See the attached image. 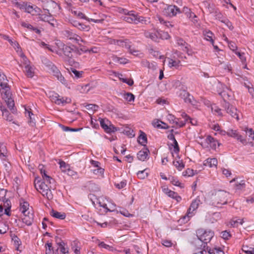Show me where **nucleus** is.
<instances>
[{
    "instance_id": "1",
    "label": "nucleus",
    "mask_w": 254,
    "mask_h": 254,
    "mask_svg": "<svg viewBox=\"0 0 254 254\" xmlns=\"http://www.w3.org/2000/svg\"><path fill=\"white\" fill-rule=\"evenodd\" d=\"M50 184L44 181L38 180L36 182V180H35L34 181L35 189L48 200H51L53 198V195L51 190L52 187Z\"/></svg>"
},
{
    "instance_id": "2",
    "label": "nucleus",
    "mask_w": 254,
    "mask_h": 254,
    "mask_svg": "<svg viewBox=\"0 0 254 254\" xmlns=\"http://www.w3.org/2000/svg\"><path fill=\"white\" fill-rule=\"evenodd\" d=\"M196 234L198 240L204 243L203 249L199 252L201 254H203L204 251L206 252L207 244L211 241L214 236V232L211 230L199 228L196 230Z\"/></svg>"
},
{
    "instance_id": "3",
    "label": "nucleus",
    "mask_w": 254,
    "mask_h": 254,
    "mask_svg": "<svg viewBox=\"0 0 254 254\" xmlns=\"http://www.w3.org/2000/svg\"><path fill=\"white\" fill-rule=\"evenodd\" d=\"M123 20L127 23L135 24L139 23L147 24L150 22V18L139 16L133 11H129L128 13L123 17Z\"/></svg>"
},
{
    "instance_id": "4",
    "label": "nucleus",
    "mask_w": 254,
    "mask_h": 254,
    "mask_svg": "<svg viewBox=\"0 0 254 254\" xmlns=\"http://www.w3.org/2000/svg\"><path fill=\"white\" fill-rule=\"evenodd\" d=\"M0 91L2 98L4 100L8 107L11 110L14 106V102L13 99L11 97V94L9 86H7L5 87H2Z\"/></svg>"
},
{
    "instance_id": "5",
    "label": "nucleus",
    "mask_w": 254,
    "mask_h": 254,
    "mask_svg": "<svg viewBox=\"0 0 254 254\" xmlns=\"http://www.w3.org/2000/svg\"><path fill=\"white\" fill-rule=\"evenodd\" d=\"M50 100L58 105L64 106L66 104L70 103L71 100L67 97H63L55 92H52L49 94Z\"/></svg>"
},
{
    "instance_id": "6",
    "label": "nucleus",
    "mask_w": 254,
    "mask_h": 254,
    "mask_svg": "<svg viewBox=\"0 0 254 254\" xmlns=\"http://www.w3.org/2000/svg\"><path fill=\"white\" fill-rule=\"evenodd\" d=\"M47 66L50 73L55 76L65 86L67 85V81L64 77L62 75L58 68L52 62H48Z\"/></svg>"
},
{
    "instance_id": "7",
    "label": "nucleus",
    "mask_w": 254,
    "mask_h": 254,
    "mask_svg": "<svg viewBox=\"0 0 254 254\" xmlns=\"http://www.w3.org/2000/svg\"><path fill=\"white\" fill-rule=\"evenodd\" d=\"M230 196L229 192L222 190H219L215 193L214 197V203L217 205H224L228 202V198Z\"/></svg>"
},
{
    "instance_id": "8",
    "label": "nucleus",
    "mask_w": 254,
    "mask_h": 254,
    "mask_svg": "<svg viewBox=\"0 0 254 254\" xmlns=\"http://www.w3.org/2000/svg\"><path fill=\"white\" fill-rule=\"evenodd\" d=\"M20 58L21 64L20 65L24 67V72L25 73V74L28 77H32L34 74V69L33 67L30 65V61L25 55Z\"/></svg>"
},
{
    "instance_id": "9",
    "label": "nucleus",
    "mask_w": 254,
    "mask_h": 254,
    "mask_svg": "<svg viewBox=\"0 0 254 254\" xmlns=\"http://www.w3.org/2000/svg\"><path fill=\"white\" fill-rule=\"evenodd\" d=\"M162 13L163 15L168 17L175 16L178 13H181L180 9L175 5H166L164 8Z\"/></svg>"
},
{
    "instance_id": "10",
    "label": "nucleus",
    "mask_w": 254,
    "mask_h": 254,
    "mask_svg": "<svg viewBox=\"0 0 254 254\" xmlns=\"http://www.w3.org/2000/svg\"><path fill=\"white\" fill-rule=\"evenodd\" d=\"M62 49L58 51L57 53L60 56H63L62 54H63L65 60L69 61L72 56L73 49L64 44H62Z\"/></svg>"
},
{
    "instance_id": "11",
    "label": "nucleus",
    "mask_w": 254,
    "mask_h": 254,
    "mask_svg": "<svg viewBox=\"0 0 254 254\" xmlns=\"http://www.w3.org/2000/svg\"><path fill=\"white\" fill-rule=\"evenodd\" d=\"M228 136L235 138L239 141L242 144L246 145L248 144L247 140L244 138L238 131L237 130L230 129L228 130Z\"/></svg>"
},
{
    "instance_id": "12",
    "label": "nucleus",
    "mask_w": 254,
    "mask_h": 254,
    "mask_svg": "<svg viewBox=\"0 0 254 254\" xmlns=\"http://www.w3.org/2000/svg\"><path fill=\"white\" fill-rule=\"evenodd\" d=\"M101 127L107 133H111L116 130V128L107 119H99Z\"/></svg>"
},
{
    "instance_id": "13",
    "label": "nucleus",
    "mask_w": 254,
    "mask_h": 254,
    "mask_svg": "<svg viewBox=\"0 0 254 254\" xmlns=\"http://www.w3.org/2000/svg\"><path fill=\"white\" fill-rule=\"evenodd\" d=\"M64 35L68 39L75 41L79 44H80L79 43V42L84 44L86 43L85 41L83 40L79 36L73 33L71 30H65L64 32Z\"/></svg>"
},
{
    "instance_id": "14",
    "label": "nucleus",
    "mask_w": 254,
    "mask_h": 254,
    "mask_svg": "<svg viewBox=\"0 0 254 254\" xmlns=\"http://www.w3.org/2000/svg\"><path fill=\"white\" fill-rule=\"evenodd\" d=\"M199 202L200 200L198 199H195L192 201L189 208L188 210L187 215L183 217L184 219H185L186 218H187V221L189 220V218L192 216L193 215V212L198 208Z\"/></svg>"
},
{
    "instance_id": "15",
    "label": "nucleus",
    "mask_w": 254,
    "mask_h": 254,
    "mask_svg": "<svg viewBox=\"0 0 254 254\" xmlns=\"http://www.w3.org/2000/svg\"><path fill=\"white\" fill-rule=\"evenodd\" d=\"M183 12L194 24L197 23V16L187 6H184L181 13Z\"/></svg>"
},
{
    "instance_id": "16",
    "label": "nucleus",
    "mask_w": 254,
    "mask_h": 254,
    "mask_svg": "<svg viewBox=\"0 0 254 254\" xmlns=\"http://www.w3.org/2000/svg\"><path fill=\"white\" fill-rule=\"evenodd\" d=\"M179 96L183 99L186 103H190L194 105L193 97L191 96L189 92L185 90H181Z\"/></svg>"
},
{
    "instance_id": "17",
    "label": "nucleus",
    "mask_w": 254,
    "mask_h": 254,
    "mask_svg": "<svg viewBox=\"0 0 254 254\" xmlns=\"http://www.w3.org/2000/svg\"><path fill=\"white\" fill-rule=\"evenodd\" d=\"M202 3L206 11L210 14H213L218 9L215 5L209 0H204Z\"/></svg>"
},
{
    "instance_id": "18",
    "label": "nucleus",
    "mask_w": 254,
    "mask_h": 254,
    "mask_svg": "<svg viewBox=\"0 0 254 254\" xmlns=\"http://www.w3.org/2000/svg\"><path fill=\"white\" fill-rule=\"evenodd\" d=\"M114 43L117 44V45H120L121 46H125L126 48H128L129 49V52L133 55H137L138 54V53L139 52V51L138 50L131 49L130 46L129 45V41L127 40H126L125 41H114Z\"/></svg>"
},
{
    "instance_id": "19",
    "label": "nucleus",
    "mask_w": 254,
    "mask_h": 254,
    "mask_svg": "<svg viewBox=\"0 0 254 254\" xmlns=\"http://www.w3.org/2000/svg\"><path fill=\"white\" fill-rule=\"evenodd\" d=\"M213 14L216 19H218L221 22L225 24L230 29H232L231 28H233L231 22L228 19L223 18V15L219 11L218 9L213 13Z\"/></svg>"
},
{
    "instance_id": "20",
    "label": "nucleus",
    "mask_w": 254,
    "mask_h": 254,
    "mask_svg": "<svg viewBox=\"0 0 254 254\" xmlns=\"http://www.w3.org/2000/svg\"><path fill=\"white\" fill-rule=\"evenodd\" d=\"M19 211L23 214H26L27 212L30 211L28 202L23 198L19 199Z\"/></svg>"
},
{
    "instance_id": "21",
    "label": "nucleus",
    "mask_w": 254,
    "mask_h": 254,
    "mask_svg": "<svg viewBox=\"0 0 254 254\" xmlns=\"http://www.w3.org/2000/svg\"><path fill=\"white\" fill-rule=\"evenodd\" d=\"M91 163L95 168H96L95 169L92 170V172L94 174L102 175L104 174V169L100 166L101 164L99 162L94 160H91Z\"/></svg>"
},
{
    "instance_id": "22",
    "label": "nucleus",
    "mask_w": 254,
    "mask_h": 254,
    "mask_svg": "<svg viewBox=\"0 0 254 254\" xmlns=\"http://www.w3.org/2000/svg\"><path fill=\"white\" fill-rule=\"evenodd\" d=\"M71 13L74 15L75 17L80 18L83 19L87 20L88 22H100V20H94L91 19V18H88L85 16V15L82 13L80 10L78 9H71Z\"/></svg>"
},
{
    "instance_id": "23",
    "label": "nucleus",
    "mask_w": 254,
    "mask_h": 254,
    "mask_svg": "<svg viewBox=\"0 0 254 254\" xmlns=\"http://www.w3.org/2000/svg\"><path fill=\"white\" fill-rule=\"evenodd\" d=\"M163 192L169 197L176 200L177 202H180L182 200L181 196L179 195L176 192L172 191L168 188L164 189L163 190Z\"/></svg>"
},
{
    "instance_id": "24",
    "label": "nucleus",
    "mask_w": 254,
    "mask_h": 254,
    "mask_svg": "<svg viewBox=\"0 0 254 254\" xmlns=\"http://www.w3.org/2000/svg\"><path fill=\"white\" fill-rule=\"evenodd\" d=\"M23 215V216L22 218V222L27 226H30L32 224L34 220L33 213L30 211Z\"/></svg>"
},
{
    "instance_id": "25",
    "label": "nucleus",
    "mask_w": 254,
    "mask_h": 254,
    "mask_svg": "<svg viewBox=\"0 0 254 254\" xmlns=\"http://www.w3.org/2000/svg\"><path fill=\"white\" fill-rule=\"evenodd\" d=\"M227 113L237 121L239 120V117L241 113L235 107L230 105H228L227 108Z\"/></svg>"
},
{
    "instance_id": "26",
    "label": "nucleus",
    "mask_w": 254,
    "mask_h": 254,
    "mask_svg": "<svg viewBox=\"0 0 254 254\" xmlns=\"http://www.w3.org/2000/svg\"><path fill=\"white\" fill-rule=\"evenodd\" d=\"M38 168L40 170V173L42 176L43 181H46L47 183L49 184H51L52 181H54V179L52 177L46 174V170L43 169L44 166L43 165H39Z\"/></svg>"
},
{
    "instance_id": "27",
    "label": "nucleus",
    "mask_w": 254,
    "mask_h": 254,
    "mask_svg": "<svg viewBox=\"0 0 254 254\" xmlns=\"http://www.w3.org/2000/svg\"><path fill=\"white\" fill-rule=\"evenodd\" d=\"M205 141L212 149H215L217 146L220 145L218 141L210 135H208L206 137Z\"/></svg>"
},
{
    "instance_id": "28",
    "label": "nucleus",
    "mask_w": 254,
    "mask_h": 254,
    "mask_svg": "<svg viewBox=\"0 0 254 254\" xmlns=\"http://www.w3.org/2000/svg\"><path fill=\"white\" fill-rule=\"evenodd\" d=\"M39 19L42 21L48 22L53 26H54L55 25L54 23L52 22L54 21V18L49 12H48V13L40 14L39 16Z\"/></svg>"
},
{
    "instance_id": "29",
    "label": "nucleus",
    "mask_w": 254,
    "mask_h": 254,
    "mask_svg": "<svg viewBox=\"0 0 254 254\" xmlns=\"http://www.w3.org/2000/svg\"><path fill=\"white\" fill-rule=\"evenodd\" d=\"M59 164L60 165L61 171L63 172L67 173V174L69 176L73 175L72 174H70V172H71V170L70 169V167L69 164L62 160L59 162Z\"/></svg>"
},
{
    "instance_id": "30",
    "label": "nucleus",
    "mask_w": 254,
    "mask_h": 254,
    "mask_svg": "<svg viewBox=\"0 0 254 254\" xmlns=\"http://www.w3.org/2000/svg\"><path fill=\"white\" fill-rule=\"evenodd\" d=\"M203 34L204 39L208 41H210L212 45L214 44V34L209 30H205L203 32Z\"/></svg>"
},
{
    "instance_id": "31",
    "label": "nucleus",
    "mask_w": 254,
    "mask_h": 254,
    "mask_svg": "<svg viewBox=\"0 0 254 254\" xmlns=\"http://www.w3.org/2000/svg\"><path fill=\"white\" fill-rule=\"evenodd\" d=\"M9 43L13 47V48H14L17 54L20 58L25 55L24 53L22 52V49L20 47L19 44L16 41H13L12 39H10V40H9Z\"/></svg>"
},
{
    "instance_id": "32",
    "label": "nucleus",
    "mask_w": 254,
    "mask_h": 254,
    "mask_svg": "<svg viewBox=\"0 0 254 254\" xmlns=\"http://www.w3.org/2000/svg\"><path fill=\"white\" fill-rule=\"evenodd\" d=\"M181 65V63L179 60L168 58V66L170 67L178 69Z\"/></svg>"
},
{
    "instance_id": "33",
    "label": "nucleus",
    "mask_w": 254,
    "mask_h": 254,
    "mask_svg": "<svg viewBox=\"0 0 254 254\" xmlns=\"http://www.w3.org/2000/svg\"><path fill=\"white\" fill-rule=\"evenodd\" d=\"M246 188L245 181L242 180L240 182L236 183L234 185L233 189L235 192H240L242 190H245Z\"/></svg>"
},
{
    "instance_id": "34",
    "label": "nucleus",
    "mask_w": 254,
    "mask_h": 254,
    "mask_svg": "<svg viewBox=\"0 0 254 254\" xmlns=\"http://www.w3.org/2000/svg\"><path fill=\"white\" fill-rule=\"evenodd\" d=\"M140 134L138 137V143L142 145L145 146L147 143V139L146 134L142 131L140 130Z\"/></svg>"
},
{
    "instance_id": "35",
    "label": "nucleus",
    "mask_w": 254,
    "mask_h": 254,
    "mask_svg": "<svg viewBox=\"0 0 254 254\" xmlns=\"http://www.w3.org/2000/svg\"><path fill=\"white\" fill-rule=\"evenodd\" d=\"M17 4L19 5L20 8L24 9L26 12L33 15V13H34V5H27V4L24 3L22 4H20L17 3Z\"/></svg>"
},
{
    "instance_id": "36",
    "label": "nucleus",
    "mask_w": 254,
    "mask_h": 254,
    "mask_svg": "<svg viewBox=\"0 0 254 254\" xmlns=\"http://www.w3.org/2000/svg\"><path fill=\"white\" fill-rule=\"evenodd\" d=\"M50 214L52 216L61 220L64 219L66 216V215L64 213L59 212L54 210V209L51 210L50 212Z\"/></svg>"
},
{
    "instance_id": "37",
    "label": "nucleus",
    "mask_w": 254,
    "mask_h": 254,
    "mask_svg": "<svg viewBox=\"0 0 254 254\" xmlns=\"http://www.w3.org/2000/svg\"><path fill=\"white\" fill-rule=\"evenodd\" d=\"M177 44L181 47L182 50L185 52H188V44L182 38H178L177 39Z\"/></svg>"
},
{
    "instance_id": "38",
    "label": "nucleus",
    "mask_w": 254,
    "mask_h": 254,
    "mask_svg": "<svg viewBox=\"0 0 254 254\" xmlns=\"http://www.w3.org/2000/svg\"><path fill=\"white\" fill-rule=\"evenodd\" d=\"M90 89V87L89 84L78 85L76 87V90L81 93L83 94L88 93Z\"/></svg>"
},
{
    "instance_id": "39",
    "label": "nucleus",
    "mask_w": 254,
    "mask_h": 254,
    "mask_svg": "<svg viewBox=\"0 0 254 254\" xmlns=\"http://www.w3.org/2000/svg\"><path fill=\"white\" fill-rule=\"evenodd\" d=\"M144 35L146 38H150L153 41L156 42L158 41V34L157 33V31H155L154 32L145 31L144 32Z\"/></svg>"
},
{
    "instance_id": "40",
    "label": "nucleus",
    "mask_w": 254,
    "mask_h": 254,
    "mask_svg": "<svg viewBox=\"0 0 254 254\" xmlns=\"http://www.w3.org/2000/svg\"><path fill=\"white\" fill-rule=\"evenodd\" d=\"M219 95L223 98L224 100H228L232 96V92L228 88L226 90L219 93Z\"/></svg>"
},
{
    "instance_id": "41",
    "label": "nucleus",
    "mask_w": 254,
    "mask_h": 254,
    "mask_svg": "<svg viewBox=\"0 0 254 254\" xmlns=\"http://www.w3.org/2000/svg\"><path fill=\"white\" fill-rule=\"evenodd\" d=\"M21 25L22 27L26 28L29 30L34 31L37 34H40L41 33V31L39 29L34 27L32 25L27 22L22 21L21 23Z\"/></svg>"
},
{
    "instance_id": "42",
    "label": "nucleus",
    "mask_w": 254,
    "mask_h": 254,
    "mask_svg": "<svg viewBox=\"0 0 254 254\" xmlns=\"http://www.w3.org/2000/svg\"><path fill=\"white\" fill-rule=\"evenodd\" d=\"M8 80L5 75L3 73L1 70H0V86L1 87H5L8 85Z\"/></svg>"
},
{
    "instance_id": "43",
    "label": "nucleus",
    "mask_w": 254,
    "mask_h": 254,
    "mask_svg": "<svg viewBox=\"0 0 254 254\" xmlns=\"http://www.w3.org/2000/svg\"><path fill=\"white\" fill-rule=\"evenodd\" d=\"M149 153V151L147 148H143L138 152L137 153V157L138 159H146Z\"/></svg>"
},
{
    "instance_id": "44",
    "label": "nucleus",
    "mask_w": 254,
    "mask_h": 254,
    "mask_svg": "<svg viewBox=\"0 0 254 254\" xmlns=\"http://www.w3.org/2000/svg\"><path fill=\"white\" fill-rule=\"evenodd\" d=\"M243 223V219H238L237 217L233 218L230 222L231 226L233 227H237L239 224L242 225Z\"/></svg>"
},
{
    "instance_id": "45",
    "label": "nucleus",
    "mask_w": 254,
    "mask_h": 254,
    "mask_svg": "<svg viewBox=\"0 0 254 254\" xmlns=\"http://www.w3.org/2000/svg\"><path fill=\"white\" fill-rule=\"evenodd\" d=\"M205 250L206 252H207L209 254H224V252L220 248L211 249L207 247Z\"/></svg>"
},
{
    "instance_id": "46",
    "label": "nucleus",
    "mask_w": 254,
    "mask_h": 254,
    "mask_svg": "<svg viewBox=\"0 0 254 254\" xmlns=\"http://www.w3.org/2000/svg\"><path fill=\"white\" fill-rule=\"evenodd\" d=\"M168 180H170L171 183L174 186L179 187L181 188L184 187V184L180 183L177 178L173 176H170L168 177Z\"/></svg>"
},
{
    "instance_id": "47",
    "label": "nucleus",
    "mask_w": 254,
    "mask_h": 254,
    "mask_svg": "<svg viewBox=\"0 0 254 254\" xmlns=\"http://www.w3.org/2000/svg\"><path fill=\"white\" fill-rule=\"evenodd\" d=\"M173 164L179 171L182 170L185 167V164L183 162V160H175Z\"/></svg>"
},
{
    "instance_id": "48",
    "label": "nucleus",
    "mask_w": 254,
    "mask_h": 254,
    "mask_svg": "<svg viewBox=\"0 0 254 254\" xmlns=\"http://www.w3.org/2000/svg\"><path fill=\"white\" fill-rule=\"evenodd\" d=\"M217 163V160H205L203 162V165L210 168L213 166L216 167Z\"/></svg>"
},
{
    "instance_id": "49",
    "label": "nucleus",
    "mask_w": 254,
    "mask_h": 254,
    "mask_svg": "<svg viewBox=\"0 0 254 254\" xmlns=\"http://www.w3.org/2000/svg\"><path fill=\"white\" fill-rule=\"evenodd\" d=\"M157 33L158 34V40L160 39L167 40L169 39L170 37L169 34L167 32L163 31L157 30Z\"/></svg>"
},
{
    "instance_id": "50",
    "label": "nucleus",
    "mask_w": 254,
    "mask_h": 254,
    "mask_svg": "<svg viewBox=\"0 0 254 254\" xmlns=\"http://www.w3.org/2000/svg\"><path fill=\"white\" fill-rule=\"evenodd\" d=\"M6 192V190L1 189L0 190V193L2 194V195H4V196H2V201L4 202V206L6 207V208L7 206H10L11 207V205H10V200H8V199H5V195Z\"/></svg>"
},
{
    "instance_id": "51",
    "label": "nucleus",
    "mask_w": 254,
    "mask_h": 254,
    "mask_svg": "<svg viewBox=\"0 0 254 254\" xmlns=\"http://www.w3.org/2000/svg\"><path fill=\"white\" fill-rule=\"evenodd\" d=\"M142 64L144 66H147L149 69L155 70L157 67V64L156 63H149L147 61H143L142 62Z\"/></svg>"
},
{
    "instance_id": "52",
    "label": "nucleus",
    "mask_w": 254,
    "mask_h": 254,
    "mask_svg": "<svg viewBox=\"0 0 254 254\" xmlns=\"http://www.w3.org/2000/svg\"><path fill=\"white\" fill-rule=\"evenodd\" d=\"M244 130L249 137V141L254 140V130L252 128L246 127Z\"/></svg>"
},
{
    "instance_id": "53",
    "label": "nucleus",
    "mask_w": 254,
    "mask_h": 254,
    "mask_svg": "<svg viewBox=\"0 0 254 254\" xmlns=\"http://www.w3.org/2000/svg\"><path fill=\"white\" fill-rule=\"evenodd\" d=\"M147 169V168L144 169L143 170L139 171L137 173V175L139 179H144L148 177V173L145 172Z\"/></svg>"
},
{
    "instance_id": "54",
    "label": "nucleus",
    "mask_w": 254,
    "mask_h": 254,
    "mask_svg": "<svg viewBox=\"0 0 254 254\" xmlns=\"http://www.w3.org/2000/svg\"><path fill=\"white\" fill-rule=\"evenodd\" d=\"M107 16L103 13H100L98 15V18H91V19L94 20H100V22H94L96 23H102L107 18Z\"/></svg>"
},
{
    "instance_id": "55",
    "label": "nucleus",
    "mask_w": 254,
    "mask_h": 254,
    "mask_svg": "<svg viewBox=\"0 0 254 254\" xmlns=\"http://www.w3.org/2000/svg\"><path fill=\"white\" fill-rule=\"evenodd\" d=\"M123 133L130 137H133L135 135L133 130L131 128L127 127L124 129Z\"/></svg>"
},
{
    "instance_id": "56",
    "label": "nucleus",
    "mask_w": 254,
    "mask_h": 254,
    "mask_svg": "<svg viewBox=\"0 0 254 254\" xmlns=\"http://www.w3.org/2000/svg\"><path fill=\"white\" fill-rule=\"evenodd\" d=\"M46 247V254H53L54 253V250L52 247V243L48 242L45 244Z\"/></svg>"
},
{
    "instance_id": "57",
    "label": "nucleus",
    "mask_w": 254,
    "mask_h": 254,
    "mask_svg": "<svg viewBox=\"0 0 254 254\" xmlns=\"http://www.w3.org/2000/svg\"><path fill=\"white\" fill-rule=\"evenodd\" d=\"M212 112L216 115L222 116L221 110L217 106L214 105L211 106Z\"/></svg>"
},
{
    "instance_id": "58",
    "label": "nucleus",
    "mask_w": 254,
    "mask_h": 254,
    "mask_svg": "<svg viewBox=\"0 0 254 254\" xmlns=\"http://www.w3.org/2000/svg\"><path fill=\"white\" fill-rule=\"evenodd\" d=\"M235 53L236 55H237L239 57L241 62L243 64H245L246 63L247 60L245 54L244 53H242L239 51H235Z\"/></svg>"
},
{
    "instance_id": "59",
    "label": "nucleus",
    "mask_w": 254,
    "mask_h": 254,
    "mask_svg": "<svg viewBox=\"0 0 254 254\" xmlns=\"http://www.w3.org/2000/svg\"><path fill=\"white\" fill-rule=\"evenodd\" d=\"M12 240L13 241L15 246L17 247L16 250H18V247L21 244L20 239L17 236L14 234L12 236Z\"/></svg>"
},
{
    "instance_id": "60",
    "label": "nucleus",
    "mask_w": 254,
    "mask_h": 254,
    "mask_svg": "<svg viewBox=\"0 0 254 254\" xmlns=\"http://www.w3.org/2000/svg\"><path fill=\"white\" fill-rule=\"evenodd\" d=\"M124 98L128 102H132L134 100V95L131 93H127L124 94Z\"/></svg>"
},
{
    "instance_id": "61",
    "label": "nucleus",
    "mask_w": 254,
    "mask_h": 254,
    "mask_svg": "<svg viewBox=\"0 0 254 254\" xmlns=\"http://www.w3.org/2000/svg\"><path fill=\"white\" fill-rule=\"evenodd\" d=\"M127 185V181L124 180L121 181L120 183H115V186L116 188L120 190L123 189L126 187Z\"/></svg>"
},
{
    "instance_id": "62",
    "label": "nucleus",
    "mask_w": 254,
    "mask_h": 254,
    "mask_svg": "<svg viewBox=\"0 0 254 254\" xmlns=\"http://www.w3.org/2000/svg\"><path fill=\"white\" fill-rule=\"evenodd\" d=\"M60 251L63 254H66V253H68V250L67 248L64 247V242L62 241L58 243Z\"/></svg>"
},
{
    "instance_id": "63",
    "label": "nucleus",
    "mask_w": 254,
    "mask_h": 254,
    "mask_svg": "<svg viewBox=\"0 0 254 254\" xmlns=\"http://www.w3.org/2000/svg\"><path fill=\"white\" fill-rule=\"evenodd\" d=\"M8 153L5 147H1L0 149V158L8 157Z\"/></svg>"
},
{
    "instance_id": "64",
    "label": "nucleus",
    "mask_w": 254,
    "mask_h": 254,
    "mask_svg": "<svg viewBox=\"0 0 254 254\" xmlns=\"http://www.w3.org/2000/svg\"><path fill=\"white\" fill-rule=\"evenodd\" d=\"M209 127L213 130L218 131L220 130V127L218 123H211L209 125Z\"/></svg>"
}]
</instances>
